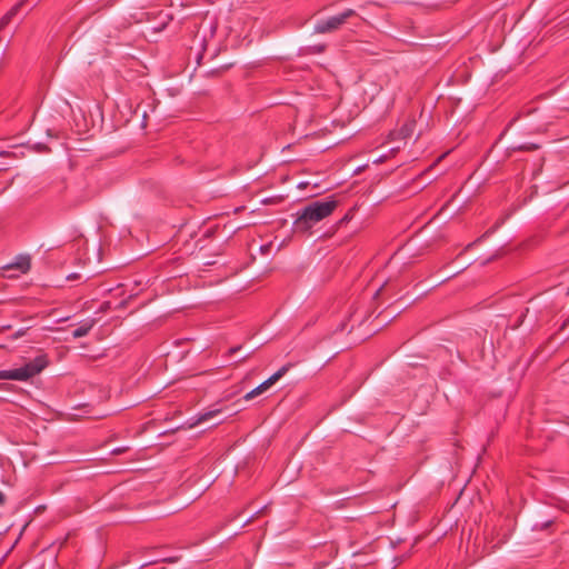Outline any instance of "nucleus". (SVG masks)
<instances>
[{"mask_svg": "<svg viewBox=\"0 0 569 569\" xmlns=\"http://www.w3.org/2000/svg\"><path fill=\"white\" fill-rule=\"evenodd\" d=\"M31 267V258L28 254H20L16 257L14 262L8 266V268H14L26 273L30 270Z\"/></svg>", "mask_w": 569, "mask_h": 569, "instance_id": "obj_6", "label": "nucleus"}, {"mask_svg": "<svg viewBox=\"0 0 569 569\" xmlns=\"http://www.w3.org/2000/svg\"><path fill=\"white\" fill-rule=\"evenodd\" d=\"M4 503V495L0 491V506Z\"/></svg>", "mask_w": 569, "mask_h": 569, "instance_id": "obj_19", "label": "nucleus"}, {"mask_svg": "<svg viewBox=\"0 0 569 569\" xmlns=\"http://www.w3.org/2000/svg\"><path fill=\"white\" fill-rule=\"evenodd\" d=\"M569 320H566L562 326H561V329H565V327L568 325Z\"/></svg>", "mask_w": 569, "mask_h": 569, "instance_id": "obj_22", "label": "nucleus"}, {"mask_svg": "<svg viewBox=\"0 0 569 569\" xmlns=\"http://www.w3.org/2000/svg\"><path fill=\"white\" fill-rule=\"evenodd\" d=\"M127 450H128L127 447H119V448L113 449L112 453L113 455H121V453L126 452Z\"/></svg>", "mask_w": 569, "mask_h": 569, "instance_id": "obj_13", "label": "nucleus"}, {"mask_svg": "<svg viewBox=\"0 0 569 569\" xmlns=\"http://www.w3.org/2000/svg\"><path fill=\"white\" fill-rule=\"evenodd\" d=\"M94 323L96 321L93 319L84 320L77 329L72 331V337L77 339L87 336L94 326Z\"/></svg>", "mask_w": 569, "mask_h": 569, "instance_id": "obj_7", "label": "nucleus"}, {"mask_svg": "<svg viewBox=\"0 0 569 569\" xmlns=\"http://www.w3.org/2000/svg\"><path fill=\"white\" fill-rule=\"evenodd\" d=\"M269 247H270V246H262V247H261V250H262L263 252H266V251H268V250H269Z\"/></svg>", "mask_w": 569, "mask_h": 569, "instance_id": "obj_20", "label": "nucleus"}, {"mask_svg": "<svg viewBox=\"0 0 569 569\" xmlns=\"http://www.w3.org/2000/svg\"><path fill=\"white\" fill-rule=\"evenodd\" d=\"M10 328H11V326H9V325L8 326H3V327H1V331L10 329Z\"/></svg>", "mask_w": 569, "mask_h": 569, "instance_id": "obj_21", "label": "nucleus"}, {"mask_svg": "<svg viewBox=\"0 0 569 569\" xmlns=\"http://www.w3.org/2000/svg\"><path fill=\"white\" fill-rule=\"evenodd\" d=\"M260 395V390L257 389V387L254 389H252L251 391H249L246 396H244V400H251L253 399L254 397L259 396Z\"/></svg>", "mask_w": 569, "mask_h": 569, "instance_id": "obj_12", "label": "nucleus"}, {"mask_svg": "<svg viewBox=\"0 0 569 569\" xmlns=\"http://www.w3.org/2000/svg\"><path fill=\"white\" fill-rule=\"evenodd\" d=\"M326 44L319 43V44H311L303 48V52L306 54H319L325 52Z\"/></svg>", "mask_w": 569, "mask_h": 569, "instance_id": "obj_9", "label": "nucleus"}, {"mask_svg": "<svg viewBox=\"0 0 569 569\" xmlns=\"http://www.w3.org/2000/svg\"><path fill=\"white\" fill-rule=\"evenodd\" d=\"M23 335H24V330H23V329H21V330L17 331V332L14 333L13 339H18V338L22 337Z\"/></svg>", "mask_w": 569, "mask_h": 569, "instance_id": "obj_15", "label": "nucleus"}, {"mask_svg": "<svg viewBox=\"0 0 569 569\" xmlns=\"http://www.w3.org/2000/svg\"><path fill=\"white\" fill-rule=\"evenodd\" d=\"M79 274L78 273H71L67 277L68 280H76V279H79Z\"/></svg>", "mask_w": 569, "mask_h": 569, "instance_id": "obj_16", "label": "nucleus"}, {"mask_svg": "<svg viewBox=\"0 0 569 569\" xmlns=\"http://www.w3.org/2000/svg\"><path fill=\"white\" fill-rule=\"evenodd\" d=\"M167 561H169V562H174V561H176V559L170 558V559H167Z\"/></svg>", "mask_w": 569, "mask_h": 569, "instance_id": "obj_23", "label": "nucleus"}, {"mask_svg": "<svg viewBox=\"0 0 569 569\" xmlns=\"http://www.w3.org/2000/svg\"><path fill=\"white\" fill-rule=\"evenodd\" d=\"M538 148H539V146L535 144V143H523V144H520L518 147H513V150L532 151V150H536Z\"/></svg>", "mask_w": 569, "mask_h": 569, "instance_id": "obj_11", "label": "nucleus"}, {"mask_svg": "<svg viewBox=\"0 0 569 569\" xmlns=\"http://www.w3.org/2000/svg\"><path fill=\"white\" fill-rule=\"evenodd\" d=\"M385 287H386V283H383V284H382V286H381V287L376 291V293H375V298H377V297L382 292V290L385 289Z\"/></svg>", "mask_w": 569, "mask_h": 569, "instance_id": "obj_17", "label": "nucleus"}, {"mask_svg": "<svg viewBox=\"0 0 569 569\" xmlns=\"http://www.w3.org/2000/svg\"><path fill=\"white\" fill-rule=\"evenodd\" d=\"M416 120L412 118V119H408L399 130H396V131H391L390 134H389V138L391 140H396V139H402V140H406L408 138H410L413 132H415V129H416Z\"/></svg>", "mask_w": 569, "mask_h": 569, "instance_id": "obj_4", "label": "nucleus"}, {"mask_svg": "<svg viewBox=\"0 0 569 569\" xmlns=\"http://www.w3.org/2000/svg\"><path fill=\"white\" fill-rule=\"evenodd\" d=\"M240 348H241L240 346L230 348V350H229L230 355L236 353L238 350H240Z\"/></svg>", "mask_w": 569, "mask_h": 569, "instance_id": "obj_18", "label": "nucleus"}, {"mask_svg": "<svg viewBox=\"0 0 569 569\" xmlns=\"http://www.w3.org/2000/svg\"><path fill=\"white\" fill-rule=\"evenodd\" d=\"M338 206L339 201L335 196L306 204L296 213L293 231L300 234H310L312 228L320 221L330 217Z\"/></svg>", "mask_w": 569, "mask_h": 569, "instance_id": "obj_1", "label": "nucleus"}, {"mask_svg": "<svg viewBox=\"0 0 569 569\" xmlns=\"http://www.w3.org/2000/svg\"><path fill=\"white\" fill-rule=\"evenodd\" d=\"M220 411H221L220 409H213V410H208L203 413H200V415H198L193 425H199L204 421H208V420L212 419L213 417H216L218 413H220Z\"/></svg>", "mask_w": 569, "mask_h": 569, "instance_id": "obj_8", "label": "nucleus"}, {"mask_svg": "<svg viewBox=\"0 0 569 569\" xmlns=\"http://www.w3.org/2000/svg\"><path fill=\"white\" fill-rule=\"evenodd\" d=\"M291 367L290 363L282 366L278 371H276L272 376H270L266 381L260 383L257 389L260 390V395L268 390L272 385H274L279 379H281Z\"/></svg>", "mask_w": 569, "mask_h": 569, "instance_id": "obj_5", "label": "nucleus"}, {"mask_svg": "<svg viewBox=\"0 0 569 569\" xmlns=\"http://www.w3.org/2000/svg\"><path fill=\"white\" fill-rule=\"evenodd\" d=\"M357 16L353 9H346L345 11L329 17L327 19H320L316 22L313 32L315 33H332L339 30L350 18Z\"/></svg>", "mask_w": 569, "mask_h": 569, "instance_id": "obj_3", "label": "nucleus"}, {"mask_svg": "<svg viewBox=\"0 0 569 569\" xmlns=\"http://www.w3.org/2000/svg\"><path fill=\"white\" fill-rule=\"evenodd\" d=\"M351 219V217L347 213L343 218L340 219L339 224H343L348 222Z\"/></svg>", "mask_w": 569, "mask_h": 569, "instance_id": "obj_14", "label": "nucleus"}, {"mask_svg": "<svg viewBox=\"0 0 569 569\" xmlns=\"http://www.w3.org/2000/svg\"><path fill=\"white\" fill-rule=\"evenodd\" d=\"M48 363L49 361L47 359V356L40 355L20 368L0 370V379L28 381L29 379L39 375L48 366Z\"/></svg>", "mask_w": 569, "mask_h": 569, "instance_id": "obj_2", "label": "nucleus"}, {"mask_svg": "<svg viewBox=\"0 0 569 569\" xmlns=\"http://www.w3.org/2000/svg\"><path fill=\"white\" fill-rule=\"evenodd\" d=\"M20 6H16L14 8H12L6 16H3L0 20V30L2 28H4V26H7L9 23V21L11 20V18L16 14V12L18 11Z\"/></svg>", "mask_w": 569, "mask_h": 569, "instance_id": "obj_10", "label": "nucleus"}]
</instances>
